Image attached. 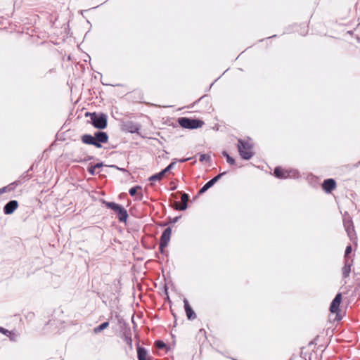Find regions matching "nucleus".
Listing matches in <instances>:
<instances>
[{
    "mask_svg": "<svg viewBox=\"0 0 360 360\" xmlns=\"http://www.w3.org/2000/svg\"><path fill=\"white\" fill-rule=\"evenodd\" d=\"M165 174V172L161 171L160 172L151 176L149 179L151 181H160L162 179Z\"/></svg>",
    "mask_w": 360,
    "mask_h": 360,
    "instance_id": "nucleus-17",
    "label": "nucleus"
},
{
    "mask_svg": "<svg viewBox=\"0 0 360 360\" xmlns=\"http://www.w3.org/2000/svg\"><path fill=\"white\" fill-rule=\"evenodd\" d=\"M141 188L140 186H136V187L130 188L129 192L131 196H134L136 194L137 191L141 190Z\"/></svg>",
    "mask_w": 360,
    "mask_h": 360,
    "instance_id": "nucleus-23",
    "label": "nucleus"
},
{
    "mask_svg": "<svg viewBox=\"0 0 360 360\" xmlns=\"http://www.w3.org/2000/svg\"><path fill=\"white\" fill-rule=\"evenodd\" d=\"M123 340L126 342V344L128 345L130 349H132L133 348V344H132V338H131V332L130 329L125 330L123 333Z\"/></svg>",
    "mask_w": 360,
    "mask_h": 360,
    "instance_id": "nucleus-14",
    "label": "nucleus"
},
{
    "mask_svg": "<svg viewBox=\"0 0 360 360\" xmlns=\"http://www.w3.org/2000/svg\"><path fill=\"white\" fill-rule=\"evenodd\" d=\"M171 235H172V230H171L170 227L168 226V228H167L164 231V232L162 233V234L160 237L159 248H160V250L161 252H163L164 249L167 246V245L169 242V240H170Z\"/></svg>",
    "mask_w": 360,
    "mask_h": 360,
    "instance_id": "nucleus-5",
    "label": "nucleus"
},
{
    "mask_svg": "<svg viewBox=\"0 0 360 360\" xmlns=\"http://www.w3.org/2000/svg\"><path fill=\"white\" fill-rule=\"evenodd\" d=\"M0 333L8 337H11V335H13V333L11 331H9L8 330L5 329L2 327H0Z\"/></svg>",
    "mask_w": 360,
    "mask_h": 360,
    "instance_id": "nucleus-22",
    "label": "nucleus"
},
{
    "mask_svg": "<svg viewBox=\"0 0 360 360\" xmlns=\"http://www.w3.org/2000/svg\"><path fill=\"white\" fill-rule=\"evenodd\" d=\"M89 172L90 174H94L95 172H96V167L92 166V167H89Z\"/></svg>",
    "mask_w": 360,
    "mask_h": 360,
    "instance_id": "nucleus-27",
    "label": "nucleus"
},
{
    "mask_svg": "<svg viewBox=\"0 0 360 360\" xmlns=\"http://www.w3.org/2000/svg\"><path fill=\"white\" fill-rule=\"evenodd\" d=\"M155 345H156V346H157V347H158V348H163V347H165V344L163 342H162V341H157V342H155Z\"/></svg>",
    "mask_w": 360,
    "mask_h": 360,
    "instance_id": "nucleus-24",
    "label": "nucleus"
},
{
    "mask_svg": "<svg viewBox=\"0 0 360 360\" xmlns=\"http://www.w3.org/2000/svg\"><path fill=\"white\" fill-rule=\"evenodd\" d=\"M274 174L276 176L281 179L295 178L297 176V172L295 171L285 170L280 167L275 169Z\"/></svg>",
    "mask_w": 360,
    "mask_h": 360,
    "instance_id": "nucleus-6",
    "label": "nucleus"
},
{
    "mask_svg": "<svg viewBox=\"0 0 360 360\" xmlns=\"http://www.w3.org/2000/svg\"><path fill=\"white\" fill-rule=\"evenodd\" d=\"M351 271V266L349 264H345V266L342 268V274L345 278H347L349 276V273Z\"/></svg>",
    "mask_w": 360,
    "mask_h": 360,
    "instance_id": "nucleus-20",
    "label": "nucleus"
},
{
    "mask_svg": "<svg viewBox=\"0 0 360 360\" xmlns=\"http://www.w3.org/2000/svg\"><path fill=\"white\" fill-rule=\"evenodd\" d=\"M174 165V162H172L170 165H169L165 169L162 171L165 172V173L167 172L169 169H171Z\"/></svg>",
    "mask_w": 360,
    "mask_h": 360,
    "instance_id": "nucleus-25",
    "label": "nucleus"
},
{
    "mask_svg": "<svg viewBox=\"0 0 360 360\" xmlns=\"http://www.w3.org/2000/svg\"><path fill=\"white\" fill-rule=\"evenodd\" d=\"M222 154L224 157H226L228 163L230 165L235 164V160L231 157H230V155L226 151H224Z\"/></svg>",
    "mask_w": 360,
    "mask_h": 360,
    "instance_id": "nucleus-21",
    "label": "nucleus"
},
{
    "mask_svg": "<svg viewBox=\"0 0 360 360\" xmlns=\"http://www.w3.org/2000/svg\"><path fill=\"white\" fill-rule=\"evenodd\" d=\"M103 166V165L101 163H98L96 164V165H94V167H96V168H100Z\"/></svg>",
    "mask_w": 360,
    "mask_h": 360,
    "instance_id": "nucleus-29",
    "label": "nucleus"
},
{
    "mask_svg": "<svg viewBox=\"0 0 360 360\" xmlns=\"http://www.w3.org/2000/svg\"><path fill=\"white\" fill-rule=\"evenodd\" d=\"M103 203L108 208L112 210L114 212V213L119 218L120 222H126L128 214L124 207L117 203L112 202H110L103 201Z\"/></svg>",
    "mask_w": 360,
    "mask_h": 360,
    "instance_id": "nucleus-2",
    "label": "nucleus"
},
{
    "mask_svg": "<svg viewBox=\"0 0 360 360\" xmlns=\"http://www.w3.org/2000/svg\"><path fill=\"white\" fill-rule=\"evenodd\" d=\"M205 158H206V155L205 154H202L200 157V160L203 161L204 160H205Z\"/></svg>",
    "mask_w": 360,
    "mask_h": 360,
    "instance_id": "nucleus-28",
    "label": "nucleus"
},
{
    "mask_svg": "<svg viewBox=\"0 0 360 360\" xmlns=\"http://www.w3.org/2000/svg\"><path fill=\"white\" fill-rule=\"evenodd\" d=\"M252 143L250 141L238 139V150L240 157L244 160H249L253 155Z\"/></svg>",
    "mask_w": 360,
    "mask_h": 360,
    "instance_id": "nucleus-1",
    "label": "nucleus"
},
{
    "mask_svg": "<svg viewBox=\"0 0 360 360\" xmlns=\"http://www.w3.org/2000/svg\"><path fill=\"white\" fill-rule=\"evenodd\" d=\"M352 252V247L350 245L347 246L345 250V256H347Z\"/></svg>",
    "mask_w": 360,
    "mask_h": 360,
    "instance_id": "nucleus-26",
    "label": "nucleus"
},
{
    "mask_svg": "<svg viewBox=\"0 0 360 360\" xmlns=\"http://www.w3.org/2000/svg\"><path fill=\"white\" fill-rule=\"evenodd\" d=\"M109 326V323L108 321L104 322L99 325L98 326L94 328V333H99L104 329L107 328Z\"/></svg>",
    "mask_w": 360,
    "mask_h": 360,
    "instance_id": "nucleus-16",
    "label": "nucleus"
},
{
    "mask_svg": "<svg viewBox=\"0 0 360 360\" xmlns=\"http://www.w3.org/2000/svg\"><path fill=\"white\" fill-rule=\"evenodd\" d=\"M137 356L138 360H150V356H148L147 350L138 345L137 347Z\"/></svg>",
    "mask_w": 360,
    "mask_h": 360,
    "instance_id": "nucleus-12",
    "label": "nucleus"
},
{
    "mask_svg": "<svg viewBox=\"0 0 360 360\" xmlns=\"http://www.w3.org/2000/svg\"><path fill=\"white\" fill-rule=\"evenodd\" d=\"M335 181L332 179L325 180L322 185L323 189L327 193H330L331 191L335 189Z\"/></svg>",
    "mask_w": 360,
    "mask_h": 360,
    "instance_id": "nucleus-9",
    "label": "nucleus"
},
{
    "mask_svg": "<svg viewBox=\"0 0 360 360\" xmlns=\"http://www.w3.org/2000/svg\"><path fill=\"white\" fill-rule=\"evenodd\" d=\"M96 141L98 143H105L108 141V136L105 132H98L96 134Z\"/></svg>",
    "mask_w": 360,
    "mask_h": 360,
    "instance_id": "nucleus-15",
    "label": "nucleus"
},
{
    "mask_svg": "<svg viewBox=\"0 0 360 360\" xmlns=\"http://www.w3.org/2000/svg\"><path fill=\"white\" fill-rule=\"evenodd\" d=\"M182 205L179 207L180 210H185L186 208V203L188 200V196L187 194L184 193L181 195Z\"/></svg>",
    "mask_w": 360,
    "mask_h": 360,
    "instance_id": "nucleus-18",
    "label": "nucleus"
},
{
    "mask_svg": "<svg viewBox=\"0 0 360 360\" xmlns=\"http://www.w3.org/2000/svg\"><path fill=\"white\" fill-rule=\"evenodd\" d=\"M82 140L84 143L91 144L96 146L97 148L101 147V144L96 141L95 137L91 135L86 134L82 136Z\"/></svg>",
    "mask_w": 360,
    "mask_h": 360,
    "instance_id": "nucleus-10",
    "label": "nucleus"
},
{
    "mask_svg": "<svg viewBox=\"0 0 360 360\" xmlns=\"http://www.w3.org/2000/svg\"><path fill=\"white\" fill-rule=\"evenodd\" d=\"M176 221V218L174 219V220L173 221V223H175Z\"/></svg>",
    "mask_w": 360,
    "mask_h": 360,
    "instance_id": "nucleus-30",
    "label": "nucleus"
},
{
    "mask_svg": "<svg viewBox=\"0 0 360 360\" xmlns=\"http://www.w3.org/2000/svg\"><path fill=\"white\" fill-rule=\"evenodd\" d=\"M346 231L351 240L356 239L354 226H348Z\"/></svg>",
    "mask_w": 360,
    "mask_h": 360,
    "instance_id": "nucleus-19",
    "label": "nucleus"
},
{
    "mask_svg": "<svg viewBox=\"0 0 360 360\" xmlns=\"http://www.w3.org/2000/svg\"><path fill=\"white\" fill-rule=\"evenodd\" d=\"M184 307L186 314V316L189 320H193L196 318V314L189 305L188 300H184Z\"/></svg>",
    "mask_w": 360,
    "mask_h": 360,
    "instance_id": "nucleus-11",
    "label": "nucleus"
},
{
    "mask_svg": "<svg viewBox=\"0 0 360 360\" xmlns=\"http://www.w3.org/2000/svg\"><path fill=\"white\" fill-rule=\"evenodd\" d=\"M94 126L98 129H104L107 125V117L104 114H90Z\"/></svg>",
    "mask_w": 360,
    "mask_h": 360,
    "instance_id": "nucleus-4",
    "label": "nucleus"
},
{
    "mask_svg": "<svg viewBox=\"0 0 360 360\" xmlns=\"http://www.w3.org/2000/svg\"><path fill=\"white\" fill-rule=\"evenodd\" d=\"M342 294L338 293L334 298V300L332 301L331 304L330 306V311L331 313H338L339 311V307L340 305V303L342 302Z\"/></svg>",
    "mask_w": 360,
    "mask_h": 360,
    "instance_id": "nucleus-7",
    "label": "nucleus"
},
{
    "mask_svg": "<svg viewBox=\"0 0 360 360\" xmlns=\"http://www.w3.org/2000/svg\"><path fill=\"white\" fill-rule=\"evenodd\" d=\"M179 124L184 128L198 129L203 125V122L199 120L181 117L179 119Z\"/></svg>",
    "mask_w": 360,
    "mask_h": 360,
    "instance_id": "nucleus-3",
    "label": "nucleus"
},
{
    "mask_svg": "<svg viewBox=\"0 0 360 360\" xmlns=\"http://www.w3.org/2000/svg\"><path fill=\"white\" fill-rule=\"evenodd\" d=\"M225 172L221 173L214 177L212 179L209 181L207 183H206L200 190V193H202L205 192L207 189H209L210 187H212L220 178L221 176L224 174Z\"/></svg>",
    "mask_w": 360,
    "mask_h": 360,
    "instance_id": "nucleus-8",
    "label": "nucleus"
},
{
    "mask_svg": "<svg viewBox=\"0 0 360 360\" xmlns=\"http://www.w3.org/2000/svg\"><path fill=\"white\" fill-rule=\"evenodd\" d=\"M18 207V202L11 200L4 207V212L7 214L13 213Z\"/></svg>",
    "mask_w": 360,
    "mask_h": 360,
    "instance_id": "nucleus-13",
    "label": "nucleus"
}]
</instances>
